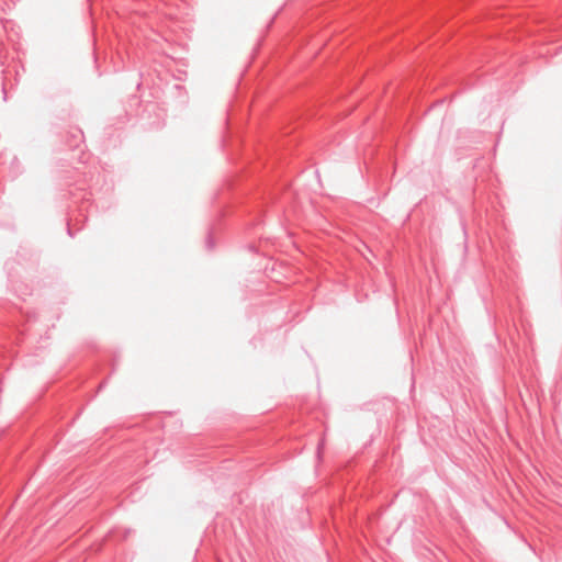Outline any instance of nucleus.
Listing matches in <instances>:
<instances>
[{"label": "nucleus", "instance_id": "f257e3e1", "mask_svg": "<svg viewBox=\"0 0 562 562\" xmlns=\"http://www.w3.org/2000/svg\"><path fill=\"white\" fill-rule=\"evenodd\" d=\"M68 146L70 148H78L80 144L83 142V133L80 128L74 127L67 133L66 139Z\"/></svg>", "mask_w": 562, "mask_h": 562}]
</instances>
